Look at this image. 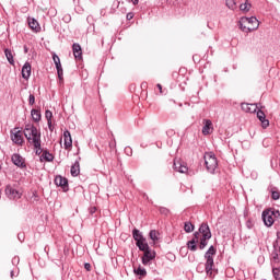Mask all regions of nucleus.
<instances>
[{
	"instance_id": "27",
	"label": "nucleus",
	"mask_w": 280,
	"mask_h": 280,
	"mask_svg": "<svg viewBox=\"0 0 280 280\" xmlns=\"http://www.w3.org/2000/svg\"><path fill=\"white\" fill-rule=\"evenodd\" d=\"M150 240H152V242H159V231L156 230H151L149 233Z\"/></svg>"
},
{
	"instance_id": "5",
	"label": "nucleus",
	"mask_w": 280,
	"mask_h": 280,
	"mask_svg": "<svg viewBox=\"0 0 280 280\" xmlns=\"http://www.w3.org/2000/svg\"><path fill=\"white\" fill-rule=\"evenodd\" d=\"M279 210L267 209L262 211V222L265 226H272L275 224V218H279Z\"/></svg>"
},
{
	"instance_id": "51",
	"label": "nucleus",
	"mask_w": 280,
	"mask_h": 280,
	"mask_svg": "<svg viewBox=\"0 0 280 280\" xmlns=\"http://www.w3.org/2000/svg\"><path fill=\"white\" fill-rule=\"evenodd\" d=\"M24 52L27 54V46L24 47Z\"/></svg>"
},
{
	"instance_id": "39",
	"label": "nucleus",
	"mask_w": 280,
	"mask_h": 280,
	"mask_svg": "<svg viewBox=\"0 0 280 280\" xmlns=\"http://www.w3.org/2000/svg\"><path fill=\"white\" fill-rule=\"evenodd\" d=\"M127 156H132V149L130 147L125 148Z\"/></svg>"
},
{
	"instance_id": "20",
	"label": "nucleus",
	"mask_w": 280,
	"mask_h": 280,
	"mask_svg": "<svg viewBox=\"0 0 280 280\" xmlns=\"http://www.w3.org/2000/svg\"><path fill=\"white\" fill-rule=\"evenodd\" d=\"M71 176H80V162L75 161L70 170Z\"/></svg>"
},
{
	"instance_id": "19",
	"label": "nucleus",
	"mask_w": 280,
	"mask_h": 280,
	"mask_svg": "<svg viewBox=\"0 0 280 280\" xmlns=\"http://www.w3.org/2000/svg\"><path fill=\"white\" fill-rule=\"evenodd\" d=\"M28 27L33 30V32H40V24L34 18H28Z\"/></svg>"
},
{
	"instance_id": "9",
	"label": "nucleus",
	"mask_w": 280,
	"mask_h": 280,
	"mask_svg": "<svg viewBox=\"0 0 280 280\" xmlns=\"http://www.w3.org/2000/svg\"><path fill=\"white\" fill-rule=\"evenodd\" d=\"M55 185H57V187H61L63 189V191H68L69 190V180H67V178L57 175L55 177Z\"/></svg>"
},
{
	"instance_id": "15",
	"label": "nucleus",
	"mask_w": 280,
	"mask_h": 280,
	"mask_svg": "<svg viewBox=\"0 0 280 280\" xmlns=\"http://www.w3.org/2000/svg\"><path fill=\"white\" fill-rule=\"evenodd\" d=\"M257 117L259 121L261 122L262 128H268L270 126V121L266 119V114L261 112V109H258Z\"/></svg>"
},
{
	"instance_id": "21",
	"label": "nucleus",
	"mask_w": 280,
	"mask_h": 280,
	"mask_svg": "<svg viewBox=\"0 0 280 280\" xmlns=\"http://www.w3.org/2000/svg\"><path fill=\"white\" fill-rule=\"evenodd\" d=\"M136 246H138L139 250H142L143 253L150 248V245L145 243V238L137 241Z\"/></svg>"
},
{
	"instance_id": "33",
	"label": "nucleus",
	"mask_w": 280,
	"mask_h": 280,
	"mask_svg": "<svg viewBox=\"0 0 280 280\" xmlns=\"http://www.w3.org/2000/svg\"><path fill=\"white\" fill-rule=\"evenodd\" d=\"M35 103H36V97L34 96V94H30L28 96L30 106H34Z\"/></svg>"
},
{
	"instance_id": "17",
	"label": "nucleus",
	"mask_w": 280,
	"mask_h": 280,
	"mask_svg": "<svg viewBox=\"0 0 280 280\" xmlns=\"http://www.w3.org/2000/svg\"><path fill=\"white\" fill-rule=\"evenodd\" d=\"M72 51L75 60H82V46L80 44H73Z\"/></svg>"
},
{
	"instance_id": "41",
	"label": "nucleus",
	"mask_w": 280,
	"mask_h": 280,
	"mask_svg": "<svg viewBox=\"0 0 280 280\" xmlns=\"http://www.w3.org/2000/svg\"><path fill=\"white\" fill-rule=\"evenodd\" d=\"M126 19H127V21H132V19H135V14H132V13H127Z\"/></svg>"
},
{
	"instance_id": "47",
	"label": "nucleus",
	"mask_w": 280,
	"mask_h": 280,
	"mask_svg": "<svg viewBox=\"0 0 280 280\" xmlns=\"http://www.w3.org/2000/svg\"><path fill=\"white\" fill-rule=\"evenodd\" d=\"M10 276H11V279H14V270H11Z\"/></svg>"
},
{
	"instance_id": "29",
	"label": "nucleus",
	"mask_w": 280,
	"mask_h": 280,
	"mask_svg": "<svg viewBox=\"0 0 280 280\" xmlns=\"http://www.w3.org/2000/svg\"><path fill=\"white\" fill-rule=\"evenodd\" d=\"M31 115L34 121H40V112L37 109H32Z\"/></svg>"
},
{
	"instance_id": "3",
	"label": "nucleus",
	"mask_w": 280,
	"mask_h": 280,
	"mask_svg": "<svg viewBox=\"0 0 280 280\" xmlns=\"http://www.w3.org/2000/svg\"><path fill=\"white\" fill-rule=\"evenodd\" d=\"M238 25L242 32H245L246 34H248V32H255V30L259 28V20H257V18L255 16H252V18L243 16L241 18Z\"/></svg>"
},
{
	"instance_id": "50",
	"label": "nucleus",
	"mask_w": 280,
	"mask_h": 280,
	"mask_svg": "<svg viewBox=\"0 0 280 280\" xmlns=\"http://www.w3.org/2000/svg\"><path fill=\"white\" fill-rule=\"evenodd\" d=\"M58 78H59L60 82H62V80H63L62 75H58Z\"/></svg>"
},
{
	"instance_id": "46",
	"label": "nucleus",
	"mask_w": 280,
	"mask_h": 280,
	"mask_svg": "<svg viewBox=\"0 0 280 280\" xmlns=\"http://www.w3.org/2000/svg\"><path fill=\"white\" fill-rule=\"evenodd\" d=\"M156 86H158V89H159L160 93H163V85L158 84Z\"/></svg>"
},
{
	"instance_id": "24",
	"label": "nucleus",
	"mask_w": 280,
	"mask_h": 280,
	"mask_svg": "<svg viewBox=\"0 0 280 280\" xmlns=\"http://www.w3.org/2000/svg\"><path fill=\"white\" fill-rule=\"evenodd\" d=\"M4 55L10 65H14V56L12 55V50L4 49Z\"/></svg>"
},
{
	"instance_id": "35",
	"label": "nucleus",
	"mask_w": 280,
	"mask_h": 280,
	"mask_svg": "<svg viewBox=\"0 0 280 280\" xmlns=\"http://www.w3.org/2000/svg\"><path fill=\"white\" fill-rule=\"evenodd\" d=\"M271 197H272V200H279V198H280L279 190H272Z\"/></svg>"
},
{
	"instance_id": "31",
	"label": "nucleus",
	"mask_w": 280,
	"mask_h": 280,
	"mask_svg": "<svg viewBox=\"0 0 280 280\" xmlns=\"http://www.w3.org/2000/svg\"><path fill=\"white\" fill-rule=\"evenodd\" d=\"M52 60L56 65V69H60V67H62V63H60V57H58V55H54Z\"/></svg>"
},
{
	"instance_id": "28",
	"label": "nucleus",
	"mask_w": 280,
	"mask_h": 280,
	"mask_svg": "<svg viewBox=\"0 0 280 280\" xmlns=\"http://www.w3.org/2000/svg\"><path fill=\"white\" fill-rule=\"evenodd\" d=\"M133 272L139 277H145V275H148V271H145V268L143 267H138L137 269L133 270Z\"/></svg>"
},
{
	"instance_id": "1",
	"label": "nucleus",
	"mask_w": 280,
	"mask_h": 280,
	"mask_svg": "<svg viewBox=\"0 0 280 280\" xmlns=\"http://www.w3.org/2000/svg\"><path fill=\"white\" fill-rule=\"evenodd\" d=\"M209 240H211V229H209V224L202 223L199 228L198 232L194 233V237L187 242L188 250L191 253H196L198 250V242L199 249L205 250L207 248V244H209Z\"/></svg>"
},
{
	"instance_id": "37",
	"label": "nucleus",
	"mask_w": 280,
	"mask_h": 280,
	"mask_svg": "<svg viewBox=\"0 0 280 280\" xmlns=\"http://www.w3.org/2000/svg\"><path fill=\"white\" fill-rule=\"evenodd\" d=\"M40 143H42V142H39V148H35V150H36V151H35V154H36L37 156H40V154H43V152H44V151H43V148H42V145H40Z\"/></svg>"
},
{
	"instance_id": "6",
	"label": "nucleus",
	"mask_w": 280,
	"mask_h": 280,
	"mask_svg": "<svg viewBox=\"0 0 280 280\" xmlns=\"http://www.w3.org/2000/svg\"><path fill=\"white\" fill-rule=\"evenodd\" d=\"M203 159L208 172H210V174H213V172H215V170L218 168V159L215 158V154H213L212 152L206 153Z\"/></svg>"
},
{
	"instance_id": "32",
	"label": "nucleus",
	"mask_w": 280,
	"mask_h": 280,
	"mask_svg": "<svg viewBox=\"0 0 280 280\" xmlns=\"http://www.w3.org/2000/svg\"><path fill=\"white\" fill-rule=\"evenodd\" d=\"M272 275L276 280H280V268H273L272 269Z\"/></svg>"
},
{
	"instance_id": "22",
	"label": "nucleus",
	"mask_w": 280,
	"mask_h": 280,
	"mask_svg": "<svg viewBox=\"0 0 280 280\" xmlns=\"http://www.w3.org/2000/svg\"><path fill=\"white\" fill-rule=\"evenodd\" d=\"M250 8H253V4H250V2H248V0H246L244 3H242L240 5V10L241 12H243L244 14L250 12Z\"/></svg>"
},
{
	"instance_id": "23",
	"label": "nucleus",
	"mask_w": 280,
	"mask_h": 280,
	"mask_svg": "<svg viewBox=\"0 0 280 280\" xmlns=\"http://www.w3.org/2000/svg\"><path fill=\"white\" fill-rule=\"evenodd\" d=\"M47 161V163H51L54 161V154L49 153V151H44L40 155V161Z\"/></svg>"
},
{
	"instance_id": "49",
	"label": "nucleus",
	"mask_w": 280,
	"mask_h": 280,
	"mask_svg": "<svg viewBox=\"0 0 280 280\" xmlns=\"http://www.w3.org/2000/svg\"><path fill=\"white\" fill-rule=\"evenodd\" d=\"M96 208H91L90 213H95Z\"/></svg>"
},
{
	"instance_id": "11",
	"label": "nucleus",
	"mask_w": 280,
	"mask_h": 280,
	"mask_svg": "<svg viewBox=\"0 0 280 280\" xmlns=\"http://www.w3.org/2000/svg\"><path fill=\"white\" fill-rule=\"evenodd\" d=\"M241 108L244 113H257L259 106L257 104L242 103Z\"/></svg>"
},
{
	"instance_id": "8",
	"label": "nucleus",
	"mask_w": 280,
	"mask_h": 280,
	"mask_svg": "<svg viewBox=\"0 0 280 280\" xmlns=\"http://www.w3.org/2000/svg\"><path fill=\"white\" fill-rule=\"evenodd\" d=\"M156 257V252L152 249H145L144 254L142 256V264L143 266H148L149 262L152 261V259H155Z\"/></svg>"
},
{
	"instance_id": "36",
	"label": "nucleus",
	"mask_w": 280,
	"mask_h": 280,
	"mask_svg": "<svg viewBox=\"0 0 280 280\" xmlns=\"http://www.w3.org/2000/svg\"><path fill=\"white\" fill-rule=\"evenodd\" d=\"M271 259L277 264V261H279V254L277 252H273L271 254Z\"/></svg>"
},
{
	"instance_id": "14",
	"label": "nucleus",
	"mask_w": 280,
	"mask_h": 280,
	"mask_svg": "<svg viewBox=\"0 0 280 280\" xmlns=\"http://www.w3.org/2000/svg\"><path fill=\"white\" fill-rule=\"evenodd\" d=\"M11 140L13 141V143H16V145H22L23 144V135L21 133L20 130L12 132Z\"/></svg>"
},
{
	"instance_id": "4",
	"label": "nucleus",
	"mask_w": 280,
	"mask_h": 280,
	"mask_svg": "<svg viewBox=\"0 0 280 280\" xmlns=\"http://www.w3.org/2000/svg\"><path fill=\"white\" fill-rule=\"evenodd\" d=\"M213 255H215V247L211 245L209 249L205 254L206 259V272L208 277H211L213 275Z\"/></svg>"
},
{
	"instance_id": "52",
	"label": "nucleus",
	"mask_w": 280,
	"mask_h": 280,
	"mask_svg": "<svg viewBox=\"0 0 280 280\" xmlns=\"http://www.w3.org/2000/svg\"><path fill=\"white\" fill-rule=\"evenodd\" d=\"M18 237H19V240H21L22 238L21 234H19Z\"/></svg>"
},
{
	"instance_id": "16",
	"label": "nucleus",
	"mask_w": 280,
	"mask_h": 280,
	"mask_svg": "<svg viewBox=\"0 0 280 280\" xmlns=\"http://www.w3.org/2000/svg\"><path fill=\"white\" fill-rule=\"evenodd\" d=\"M174 171L179 172V174H187L189 172V168L187 165L180 163V162H174Z\"/></svg>"
},
{
	"instance_id": "34",
	"label": "nucleus",
	"mask_w": 280,
	"mask_h": 280,
	"mask_svg": "<svg viewBox=\"0 0 280 280\" xmlns=\"http://www.w3.org/2000/svg\"><path fill=\"white\" fill-rule=\"evenodd\" d=\"M51 117H54V114L51 113V110L47 109L45 112V118L47 119V121H51Z\"/></svg>"
},
{
	"instance_id": "43",
	"label": "nucleus",
	"mask_w": 280,
	"mask_h": 280,
	"mask_svg": "<svg viewBox=\"0 0 280 280\" xmlns=\"http://www.w3.org/2000/svg\"><path fill=\"white\" fill-rule=\"evenodd\" d=\"M47 124L50 132H54V125H51V120H48Z\"/></svg>"
},
{
	"instance_id": "13",
	"label": "nucleus",
	"mask_w": 280,
	"mask_h": 280,
	"mask_svg": "<svg viewBox=\"0 0 280 280\" xmlns=\"http://www.w3.org/2000/svg\"><path fill=\"white\" fill-rule=\"evenodd\" d=\"M11 161L16 165V167H25V161L19 153H14L11 158Z\"/></svg>"
},
{
	"instance_id": "2",
	"label": "nucleus",
	"mask_w": 280,
	"mask_h": 280,
	"mask_svg": "<svg viewBox=\"0 0 280 280\" xmlns=\"http://www.w3.org/2000/svg\"><path fill=\"white\" fill-rule=\"evenodd\" d=\"M24 137L26 138L30 145H33V148H40V132L36 126L32 124L25 125Z\"/></svg>"
},
{
	"instance_id": "12",
	"label": "nucleus",
	"mask_w": 280,
	"mask_h": 280,
	"mask_svg": "<svg viewBox=\"0 0 280 280\" xmlns=\"http://www.w3.org/2000/svg\"><path fill=\"white\" fill-rule=\"evenodd\" d=\"M30 75H32V65L26 61L22 67V78L24 80H30Z\"/></svg>"
},
{
	"instance_id": "42",
	"label": "nucleus",
	"mask_w": 280,
	"mask_h": 280,
	"mask_svg": "<svg viewBox=\"0 0 280 280\" xmlns=\"http://www.w3.org/2000/svg\"><path fill=\"white\" fill-rule=\"evenodd\" d=\"M56 69H57L58 75H63L62 66H60L59 68H56Z\"/></svg>"
},
{
	"instance_id": "48",
	"label": "nucleus",
	"mask_w": 280,
	"mask_h": 280,
	"mask_svg": "<svg viewBox=\"0 0 280 280\" xmlns=\"http://www.w3.org/2000/svg\"><path fill=\"white\" fill-rule=\"evenodd\" d=\"M133 5H137L139 3V0H131Z\"/></svg>"
},
{
	"instance_id": "45",
	"label": "nucleus",
	"mask_w": 280,
	"mask_h": 280,
	"mask_svg": "<svg viewBox=\"0 0 280 280\" xmlns=\"http://www.w3.org/2000/svg\"><path fill=\"white\" fill-rule=\"evenodd\" d=\"M63 21H66V23H69V21H71V15H66L63 18Z\"/></svg>"
},
{
	"instance_id": "40",
	"label": "nucleus",
	"mask_w": 280,
	"mask_h": 280,
	"mask_svg": "<svg viewBox=\"0 0 280 280\" xmlns=\"http://www.w3.org/2000/svg\"><path fill=\"white\" fill-rule=\"evenodd\" d=\"M160 213H162L163 215H167V213H170V210H167V208H160Z\"/></svg>"
},
{
	"instance_id": "7",
	"label": "nucleus",
	"mask_w": 280,
	"mask_h": 280,
	"mask_svg": "<svg viewBox=\"0 0 280 280\" xmlns=\"http://www.w3.org/2000/svg\"><path fill=\"white\" fill-rule=\"evenodd\" d=\"M5 196L10 199V200H19V198H21V192H19V190L12 188V186L8 185L5 187Z\"/></svg>"
},
{
	"instance_id": "38",
	"label": "nucleus",
	"mask_w": 280,
	"mask_h": 280,
	"mask_svg": "<svg viewBox=\"0 0 280 280\" xmlns=\"http://www.w3.org/2000/svg\"><path fill=\"white\" fill-rule=\"evenodd\" d=\"M19 261H21V259L19 258V256H15L12 258V264L13 266H19Z\"/></svg>"
},
{
	"instance_id": "25",
	"label": "nucleus",
	"mask_w": 280,
	"mask_h": 280,
	"mask_svg": "<svg viewBox=\"0 0 280 280\" xmlns=\"http://www.w3.org/2000/svg\"><path fill=\"white\" fill-rule=\"evenodd\" d=\"M225 5L229 10H237V2L235 0H225Z\"/></svg>"
},
{
	"instance_id": "44",
	"label": "nucleus",
	"mask_w": 280,
	"mask_h": 280,
	"mask_svg": "<svg viewBox=\"0 0 280 280\" xmlns=\"http://www.w3.org/2000/svg\"><path fill=\"white\" fill-rule=\"evenodd\" d=\"M84 268H85V270H88V272L91 271V264L85 262Z\"/></svg>"
},
{
	"instance_id": "10",
	"label": "nucleus",
	"mask_w": 280,
	"mask_h": 280,
	"mask_svg": "<svg viewBox=\"0 0 280 280\" xmlns=\"http://www.w3.org/2000/svg\"><path fill=\"white\" fill-rule=\"evenodd\" d=\"M63 145L65 150L73 148V139L71 138V132L69 130L63 131Z\"/></svg>"
},
{
	"instance_id": "18",
	"label": "nucleus",
	"mask_w": 280,
	"mask_h": 280,
	"mask_svg": "<svg viewBox=\"0 0 280 280\" xmlns=\"http://www.w3.org/2000/svg\"><path fill=\"white\" fill-rule=\"evenodd\" d=\"M213 132V122L210 119L205 120V126L202 128V135H211Z\"/></svg>"
},
{
	"instance_id": "26",
	"label": "nucleus",
	"mask_w": 280,
	"mask_h": 280,
	"mask_svg": "<svg viewBox=\"0 0 280 280\" xmlns=\"http://www.w3.org/2000/svg\"><path fill=\"white\" fill-rule=\"evenodd\" d=\"M132 235H133V240L136 242H141V240H144L143 234H141V231H139L137 229L133 230Z\"/></svg>"
},
{
	"instance_id": "30",
	"label": "nucleus",
	"mask_w": 280,
	"mask_h": 280,
	"mask_svg": "<svg viewBox=\"0 0 280 280\" xmlns=\"http://www.w3.org/2000/svg\"><path fill=\"white\" fill-rule=\"evenodd\" d=\"M184 231H186V233H191L194 231V224H191V222H185Z\"/></svg>"
}]
</instances>
